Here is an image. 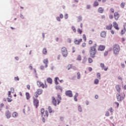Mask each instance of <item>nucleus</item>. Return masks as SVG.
<instances>
[{
	"instance_id": "c9c22d12",
	"label": "nucleus",
	"mask_w": 126,
	"mask_h": 126,
	"mask_svg": "<svg viewBox=\"0 0 126 126\" xmlns=\"http://www.w3.org/2000/svg\"><path fill=\"white\" fill-rule=\"evenodd\" d=\"M83 39L84 40L85 42H86V40H87V38H86V35L83 34Z\"/></svg>"
},
{
	"instance_id": "603ef678",
	"label": "nucleus",
	"mask_w": 126,
	"mask_h": 126,
	"mask_svg": "<svg viewBox=\"0 0 126 126\" xmlns=\"http://www.w3.org/2000/svg\"><path fill=\"white\" fill-rule=\"evenodd\" d=\"M125 32H126V31L125 30V29H124V30H122L121 31L122 35H124V34L125 33Z\"/></svg>"
},
{
	"instance_id": "79ce46f5",
	"label": "nucleus",
	"mask_w": 126,
	"mask_h": 126,
	"mask_svg": "<svg viewBox=\"0 0 126 126\" xmlns=\"http://www.w3.org/2000/svg\"><path fill=\"white\" fill-rule=\"evenodd\" d=\"M78 110L79 112H82V108H81V106H78Z\"/></svg>"
},
{
	"instance_id": "c756f323",
	"label": "nucleus",
	"mask_w": 126,
	"mask_h": 126,
	"mask_svg": "<svg viewBox=\"0 0 126 126\" xmlns=\"http://www.w3.org/2000/svg\"><path fill=\"white\" fill-rule=\"evenodd\" d=\"M72 67V64H68L67 66V69H68V70H69V69H70V68H71Z\"/></svg>"
},
{
	"instance_id": "72a5a7b5",
	"label": "nucleus",
	"mask_w": 126,
	"mask_h": 126,
	"mask_svg": "<svg viewBox=\"0 0 126 126\" xmlns=\"http://www.w3.org/2000/svg\"><path fill=\"white\" fill-rule=\"evenodd\" d=\"M77 32L78 33H79V34H82V30H81L80 29H78L77 30Z\"/></svg>"
},
{
	"instance_id": "680f3d73",
	"label": "nucleus",
	"mask_w": 126,
	"mask_h": 126,
	"mask_svg": "<svg viewBox=\"0 0 126 126\" xmlns=\"http://www.w3.org/2000/svg\"><path fill=\"white\" fill-rule=\"evenodd\" d=\"M124 28L125 31L126 32V23L124 25Z\"/></svg>"
},
{
	"instance_id": "0eeeda50",
	"label": "nucleus",
	"mask_w": 126,
	"mask_h": 126,
	"mask_svg": "<svg viewBox=\"0 0 126 126\" xmlns=\"http://www.w3.org/2000/svg\"><path fill=\"white\" fill-rule=\"evenodd\" d=\"M42 93H43V90L41 89H38L34 93V96L35 98H38V97H39V95H41Z\"/></svg>"
},
{
	"instance_id": "7ed1b4c3",
	"label": "nucleus",
	"mask_w": 126,
	"mask_h": 126,
	"mask_svg": "<svg viewBox=\"0 0 126 126\" xmlns=\"http://www.w3.org/2000/svg\"><path fill=\"white\" fill-rule=\"evenodd\" d=\"M126 95L125 94V93L121 94V93H118L116 94V98L117 99L118 101H122V100H124L125 99Z\"/></svg>"
},
{
	"instance_id": "9d476101",
	"label": "nucleus",
	"mask_w": 126,
	"mask_h": 126,
	"mask_svg": "<svg viewBox=\"0 0 126 126\" xmlns=\"http://www.w3.org/2000/svg\"><path fill=\"white\" fill-rule=\"evenodd\" d=\"M82 42V39H75L74 40V43L76 45H79L81 42Z\"/></svg>"
},
{
	"instance_id": "13d9d810",
	"label": "nucleus",
	"mask_w": 126,
	"mask_h": 126,
	"mask_svg": "<svg viewBox=\"0 0 126 126\" xmlns=\"http://www.w3.org/2000/svg\"><path fill=\"white\" fill-rule=\"evenodd\" d=\"M11 92H12V93H14V89L13 88H12L11 89Z\"/></svg>"
},
{
	"instance_id": "a211bd4d",
	"label": "nucleus",
	"mask_w": 126,
	"mask_h": 126,
	"mask_svg": "<svg viewBox=\"0 0 126 126\" xmlns=\"http://www.w3.org/2000/svg\"><path fill=\"white\" fill-rule=\"evenodd\" d=\"M106 32L103 31L100 33L101 37H102V38H105L106 37Z\"/></svg>"
},
{
	"instance_id": "5fc2aeb1",
	"label": "nucleus",
	"mask_w": 126,
	"mask_h": 126,
	"mask_svg": "<svg viewBox=\"0 0 126 126\" xmlns=\"http://www.w3.org/2000/svg\"><path fill=\"white\" fill-rule=\"evenodd\" d=\"M115 105H116L117 108L119 107V106L120 105V104L119 103V102H115Z\"/></svg>"
},
{
	"instance_id": "864d4df0",
	"label": "nucleus",
	"mask_w": 126,
	"mask_h": 126,
	"mask_svg": "<svg viewBox=\"0 0 126 126\" xmlns=\"http://www.w3.org/2000/svg\"><path fill=\"white\" fill-rule=\"evenodd\" d=\"M109 111L111 112V114H113V108L111 107L110 109H109Z\"/></svg>"
},
{
	"instance_id": "bb28decb",
	"label": "nucleus",
	"mask_w": 126,
	"mask_h": 126,
	"mask_svg": "<svg viewBox=\"0 0 126 126\" xmlns=\"http://www.w3.org/2000/svg\"><path fill=\"white\" fill-rule=\"evenodd\" d=\"M89 63H93V60L91 58H88Z\"/></svg>"
},
{
	"instance_id": "a19ab883",
	"label": "nucleus",
	"mask_w": 126,
	"mask_h": 126,
	"mask_svg": "<svg viewBox=\"0 0 126 126\" xmlns=\"http://www.w3.org/2000/svg\"><path fill=\"white\" fill-rule=\"evenodd\" d=\"M14 80L16 81H19V77H14Z\"/></svg>"
},
{
	"instance_id": "bf43d9fd",
	"label": "nucleus",
	"mask_w": 126,
	"mask_h": 126,
	"mask_svg": "<svg viewBox=\"0 0 126 126\" xmlns=\"http://www.w3.org/2000/svg\"><path fill=\"white\" fill-rule=\"evenodd\" d=\"M56 19L58 21H61V18H60V17H57Z\"/></svg>"
},
{
	"instance_id": "473e14b6",
	"label": "nucleus",
	"mask_w": 126,
	"mask_h": 126,
	"mask_svg": "<svg viewBox=\"0 0 126 126\" xmlns=\"http://www.w3.org/2000/svg\"><path fill=\"white\" fill-rule=\"evenodd\" d=\"M96 75L97 78H98L99 79H101V74H100V73H97Z\"/></svg>"
},
{
	"instance_id": "412c9836",
	"label": "nucleus",
	"mask_w": 126,
	"mask_h": 126,
	"mask_svg": "<svg viewBox=\"0 0 126 126\" xmlns=\"http://www.w3.org/2000/svg\"><path fill=\"white\" fill-rule=\"evenodd\" d=\"M56 90H60L61 92H63V88L61 87L60 86H57L56 87Z\"/></svg>"
},
{
	"instance_id": "c85d7f7f",
	"label": "nucleus",
	"mask_w": 126,
	"mask_h": 126,
	"mask_svg": "<svg viewBox=\"0 0 126 126\" xmlns=\"http://www.w3.org/2000/svg\"><path fill=\"white\" fill-rule=\"evenodd\" d=\"M59 79H60L59 77H56L55 78V82L56 84L57 85L59 84V82H58V80H59Z\"/></svg>"
},
{
	"instance_id": "f257e3e1",
	"label": "nucleus",
	"mask_w": 126,
	"mask_h": 126,
	"mask_svg": "<svg viewBox=\"0 0 126 126\" xmlns=\"http://www.w3.org/2000/svg\"><path fill=\"white\" fill-rule=\"evenodd\" d=\"M52 103L53 105L55 106V107H57L58 105H60V103L61 102L62 96H61V94H58L56 98L55 96H52Z\"/></svg>"
},
{
	"instance_id": "7c9ffc66",
	"label": "nucleus",
	"mask_w": 126,
	"mask_h": 126,
	"mask_svg": "<svg viewBox=\"0 0 126 126\" xmlns=\"http://www.w3.org/2000/svg\"><path fill=\"white\" fill-rule=\"evenodd\" d=\"M126 5V3L125 2H122L121 4V7L122 8H124V7H125V6Z\"/></svg>"
},
{
	"instance_id": "6ab92c4d",
	"label": "nucleus",
	"mask_w": 126,
	"mask_h": 126,
	"mask_svg": "<svg viewBox=\"0 0 126 126\" xmlns=\"http://www.w3.org/2000/svg\"><path fill=\"white\" fill-rule=\"evenodd\" d=\"M43 63L44 64H45V67H48V63H49V61H48V59H45L43 60Z\"/></svg>"
},
{
	"instance_id": "3c124183",
	"label": "nucleus",
	"mask_w": 126,
	"mask_h": 126,
	"mask_svg": "<svg viewBox=\"0 0 126 126\" xmlns=\"http://www.w3.org/2000/svg\"><path fill=\"white\" fill-rule=\"evenodd\" d=\"M67 42L68 43H71V39L70 38H68L67 40Z\"/></svg>"
},
{
	"instance_id": "39448f33",
	"label": "nucleus",
	"mask_w": 126,
	"mask_h": 126,
	"mask_svg": "<svg viewBox=\"0 0 126 126\" xmlns=\"http://www.w3.org/2000/svg\"><path fill=\"white\" fill-rule=\"evenodd\" d=\"M44 83L45 84H44V83L40 81H37V86H38L39 87H41L43 89L48 88V85H47L46 81H45Z\"/></svg>"
},
{
	"instance_id": "4468645a",
	"label": "nucleus",
	"mask_w": 126,
	"mask_h": 126,
	"mask_svg": "<svg viewBox=\"0 0 126 126\" xmlns=\"http://www.w3.org/2000/svg\"><path fill=\"white\" fill-rule=\"evenodd\" d=\"M113 27H114V28L116 29V30H119V29H120L119 28V25L116 22H114L113 23Z\"/></svg>"
},
{
	"instance_id": "58836bf2",
	"label": "nucleus",
	"mask_w": 126,
	"mask_h": 126,
	"mask_svg": "<svg viewBox=\"0 0 126 126\" xmlns=\"http://www.w3.org/2000/svg\"><path fill=\"white\" fill-rule=\"evenodd\" d=\"M41 113L43 116V115H44V113H45V109H44L43 108L41 109Z\"/></svg>"
},
{
	"instance_id": "e2e57ef3",
	"label": "nucleus",
	"mask_w": 126,
	"mask_h": 126,
	"mask_svg": "<svg viewBox=\"0 0 126 126\" xmlns=\"http://www.w3.org/2000/svg\"><path fill=\"white\" fill-rule=\"evenodd\" d=\"M30 85H28L27 86V88H28V89L29 90H30Z\"/></svg>"
},
{
	"instance_id": "423d86ee",
	"label": "nucleus",
	"mask_w": 126,
	"mask_h": 126,
	"mask_svg": "<svg viewBox=\"0 0 126 126\" xmlns=\"http://www.w3.org/2000/svg\"><path fill=\"white\" fill-rule=\"evenodd\" d=\"M61 52L63 57H64V58H66V57H67V55L68 53L67 52V49H66V47H62L61 48Z\"/></svg>"
},
{
	"instance_id": "5701e85b",
	"label": "nucleus",
	"mask_w": 126,
	"mask_h": 126,
	"mask_svg": "<svg viewBox=\"0 0 126 126\" xmlns=\"http://www.w3.org/2000/svg\"><path fill=\"white\" fill-rule=\"evenodd\" d=\"M26 99L27 100H29V99H30V94H29V93H26Z\"/></svg>"
},
{
	"instance_id": "4d7b16f0",
	"label": "nucleus",
	"mask_w": 126,
	"mask_h": 126,
	"mask_svg": "<svg viewBox=\"0 0 126 126\" xmlns=\"http://www.w3.org/2000/svg\"><path fill=\"white\" fill-rule=\"evenodd\" d=\"M7 100L8 102H11V101H12V99H11L10 98H7Z\"/></svg>"
},
{
	"instance_id": "a18cd8bd",
	"label": "nucleus",
	"mask_w": 126,
	"mask_h": 126,
	"mask_svg": "<svg viewBox=\"0 0 126 126\" xmlns=\"http://www.w3.org/2000/svg\"><path fill=\"white\" fill-rule=\"evenodd\" d=\"M64 18L65 19H67V18H68V14H65L64 15Z\"/></svg>"
},
{
	"instance_id": "f704fd0d",
	"label": "nucleus",
	"mask_w": 126,
	"mask_h": 126,
	"mask_svg": "<svg viewBox=\"0 0 126 126\" xmlns=\"http://www.w3.org/2000/svg\"><path fill=\"white\" fill-rule=\"evenodd\" d=\"M82 58H81V56L79 55L78 56V57L77 58V61H81Z\"/></svg>"
},
{
	"instance_id": "393cba45",
	"label": "nucleus",
	"mask_w": 126,
	"mask_h": 126,
	"mask_svg": "<svg viewBox=\"0 0 126 126\" xmlns=\"http://www.w3.org/2000/svg\"><path fill=\"white\" fill-rule=\"evenodd\" d=\"M99 5V2H98V1L95 0L94 3V6H98Z\"/></svg>"
},
{
	"instance_id": "aec40b11",
	"label": "nucleus",
	"mask_w": 126,
	"mask_h": 126,
	"mask_svg": "<svg viewBox=\"0 0 126 126\" xmlns=\"http://www.w3.org/2000/svg\"><path fill=\"white\" fill-rule=\"evenodd\" d=\"M98 12L99 13H103L104 12V8L102 7H99L98 9Z\"/></svg>"
},
{
	"instance_id": "f8f14e48",
	"label": "nucleus",
	"mask_w": 126,
	"mask_h": 126,
	"mask_svg": "<svg viewBox=\"0 0 126 126\" xmlns=\"http://www.w3.org/2000/svg\"><path fill=\"white\" fill-rule=\"evenodd\" d=\"M115 88H116V90L117 91V92H118V93H120L121 92V91L122 90V88H121V85H117L115 86Z\"/></svg>"
},
{
	"instance_id": "8fccbe9b",
	"label": "nucleus",
	"mask_w": 126,
	"mask_h": 126,
	"mask_svg": "<svg viewBox=\"0 0 126 126\" xmlns=\"http://www.w3.org/2000/svg\"><path fill=\"white\" fill-rule=\"evenodd\" d=\"M105 116H106V117H109V116H110V113H109V112H106L105 113Z\"/></svg>"
},
{
	"instance_id": "49530a36",
	"label": "nucleus",
	"mask_w": 126,
	"mask_h": 126,
	"mask_svg": "<svg viewBox=\"0 0 126 126\" xmlns=\"http://www.w3.org/2000/svg\"><path fill=\"white\" fill-rule=\"evenodd\" d=\"M108 51H105L104 53V56L106 57V56H108Z\"/></svg>"
},
{
	"instance_id": "774afa93",
	"label": "nucleus",
	"mask_w": 126,
	"mask_h": 126,
	"mask_svg": "<svg viewBox=\"0 0 126 126\" xmlns=\"http://www.w3.org/2000/svg\"><path fill=\"white\" fill-rule=\"evenodd\" d=\"M123 89H124V90H126V85L124 86Z\"/></svg>"
},
{
	"instance_id": "6e6552de",
	"label": "nucleus",
	"mask_w": 126,
	"mask_h": 126,
	"mask_svg": "<svg viewBox=\"0 0 126 126\" xmlns=\"http://www.w3.org/2000/svg\"><path fill=\"white\" fill-rule=\"evenodd\" d=\"M33 98V104L36 107V108H38V107L39 106V100H38V99L37 98H36L35 97V96H34Z\"/></svg>"
},
{
	"instance_id": "dca6fc26",
	"label": "nucleus",
	"mask_w": 126,
	"mask_h": 126,
	"mask_svg": "<svg viewBox=\"0 0 126 126\" xmlns=\"http://www.w3.org/2000/svg\"><path fill=\"white\" fill-rule=\"evenodd\" d=\"M5 116L7 117V119H10L11 116L10 115V112H9V111H7L6 112Z\"/></svg>"
},
{
	"instance_id": "37998d69",
	"label": "nucleus",
	"mask_w": 126,
	"mask_h": 126,
	"mask_svg": "<svg viewBox=\"0 0 126 126\" xmlns=\"http://www.w3.org/2000/svg\"><path fill=\"white\" fill-rule=\"evenodd\" d=\"M8 96L10 97V98L11 99V91L8 92Z\"/></svg>"
},
{
	"instance_id": "6e6d98bb",
	"label": "nucleus",
	"mask_w": 126,
	"mask_h": 126,
	"mask_svg": "<svg viewBox=\"0 0 126 126\" xmlns=\"http://www.w3.org/2000/svg\"><path fill=\"white\" fill-rule=\"evenodd\" d=\"M110 11H111V12H112V13H114V12H115V9H114V8H111L110 9Z\"/></svg>"
},
{
	"instance_id": "4be33fe9",
	"label": "nucleus",
	"mask_w": 126,
	"mask_h": 126,
	"mask_svg": "<svg viewBox=\"0 0 126 126\" xmlns=\"http://www.w3.org/2000/svg\"><path fill=\"white\" fill-rule=\"evenodd\" d=\"M47 81L48 83H50V84H52V83H53V80L51 78H48L47 79Z\"/></svg>"
},
{
	"instance_id": "a878e982",
	"label": "nucleus",
	"mask_w": 126,
	"mask_h": 126,
	"mask_svg": "<svg viewBox=\"0 0 126 126\" xmlns=\"http://www.w3.org/2000/svg\"><path fill=\"white\" fill-rule=\"evenodd\" d=\"M42 53L43 55H47V49L44 48L42 50Z\"/></svg>"
},
{
	"instance_id": "f3484780",
	"label": "nucleus",
	"mask_w": 126,
	"mask_h": 126,
	"mask_svg": "<svg viewBox=\"0 0 126 126\" xmlns=\"http://www.w3.org/2000/svg\"><path fill=\"white\" fill-rule=\"evenodd\" d=\"M112 28H113V25L112 24L106 26L107 30H111Z\"/></svg>"
},
{
	"instance_id": "b1692460",
	"label": "nucleus",
	"mask_w": 126,
	"mask_h": 126,
	"mask_svg": "<svg viewBox=\"0 0 126 126\" xmlns=\"http://www.w3.org/2000/svg\"><path fill=\"white\" fill-rule=\"evenodd\" d=\"M12 116L13 118H16L18 117V113H17L16 112H14L13 113Z\"/></svg>"
},
{
	"instance_id": "e433bc0d",
	"label": "nucleus",
	"mask_w": 126,
	"mask_h": 126,
	"mask_svg": "<svg viewBox=\"0 0 126 126\" xmlns=\"http://www.w3.org/2000/svg\"><path fill=\"white\" fill-rule=\"evenodd\" d=\"M45 114L46 115H44V117H47V118H48V117L49 116V113L48 112V111H46L45 112Z\"/></svg>"
},
{
	"instance_id": "2eb2a0df",
	"label": "nucleus",
	"mask_w": 126,
	"mask_h": 126,
	"mask_svg": "<svg viewBox=\"0 0 126 126\" xmlns=\"http://www.w3.org/2000/svg\"><path fill=\"white\" fill-rule=\"evenodd\" d=\"M105 46L104 45H100L99 47H98V51H104V50H105Z\"/></svg>"
},
{
	"instance_id": "052dcab7",
	"label": "nucleus",
	"mask_w": 126,
	"mask_h": 126,
	"mask_svg": "<svg viewBox=\"0 0 126 126\" xmlns=\"http://www.w3.org/2000/svg\"><path fill=\"white\" fill-rule=\"evenodd\" d=\"M60 18H63V14H61L60 15Z\"/></svg>"
},
{
	"instance_id": "de8ad7c7",
	"label": "nucleus",
	"mask_w": 126,
	"mask_h": 126,
	"mask_svg": "<svg viewBox=\"0 0 126 126\" xmlns=\"http://www.w3.org/2000/svg\"><path fill=\"white\" fill-rule=\"evenodd\" d=\"M82 46L83 47V48H85V47H86V43H82Z\"/></svg>"
},
{
	"instance_id": "338daca9",
	"label": "nucleus",
	"mask_w": 126,
	"mask_h": 126,
	"mask_svg": "<svg viewBox=\"0 0 126 126\" xmlns=\"http://www.w3.org/2000/svg\"><path fill=\"white\" fill-rule=\"evenodd\" d=\"M89 71H91L92 70H93L92 67H89Z\"/></svg>"
},
{
	"instance_id": "2f4dec72",
	"label": "nucleus",
	"mask_w": 126,
	"mask_h": 126,
	"mask_svg": "<svg viewBox=\"0 0 126 126\" xmlns=\"http://www.w3.org/2000/svg\"><path fill=\"white\" fill-rule=\"evenodd\" d=\"M94 83V84H98V83H99V80L98 79H95Z\"/></svg>"
},
{
	"instance_id": "cd10ccee",
	"label": "nucleus",
	"mask_w": 126,
	"mask_h": 126,
	"mask_svg": "<svg viewBox=\"0 0 126 126\" xmlns=\"http://www.w3.org/2000/svg\"><path fill=\"white\" fill-rule=\"evenodd\" d=\"M48 111L50 114H51V113H53V112H54L52 110V107L51 106L48 107Z\"/></svg>"
},
{
	"instance_id": "f03ea898",
	"label": "nucleus",
	"mask_w": 126,
	"mask_h": 126,
	"mask_svg": "<svg viewBox=\"0 0 126 126\" xmlns=\"http://www.w3.org/2000/svg\"><path fill=\"white\" fill-rule=\"evenodd\" d=\"M96 47H97V44H94V46L90 47V55L91 58H94L95 55H96Z\"/></svg>"
},
{
	"instance_id": "09e8293b",
	"label": "nucleus",
	"mask_w": 126,
	"mask_h": 126,
	"mask_svg": "<svg viewBox=\"0 0 126 126\" xmlns=\"http://www.w3.org/2000/svg\"><path fill=\"white\" fill-rule=\"evenodd\" d=\"M109 18L110 19H113L114 18V16L113 15H110Z\"/></svg>"
},
{
	"instance_id": "ea45409f",
	"label": "nucleus",
	"mask_w": 126,
	"mask_h": 126,
	"mask_svg": "<svg viewBox=\"0 0 126 126\" xmlns=\"http://www.w3.org/2000/svg\"><path fill=\"white\" fill-rule=\"evenodd\" d=\"M77 78L78 79H79L80 78V73L78 72L77 73Z\"/></svg>"
},
{
	"instance_id": "1a4fd4ad",
	"label": "nucleus",
	"mask_w": 126,
	"mask_h": 126,
	"mask_svg": "<svg viewBox=\"0 0 126 126\" xmlns=\"http://www.w3.org/2000/svg\"><path fill=\"white\" fill-rule=\"evenodd\" d=\"M114 17L115 20H119V18H120V14L118 12H115L114 14Z\"/></svg>"
},
{
	"instance_id": "4c0bfd02",
	"label": "nucleus",
	"mask_w": 126,
	"mask_h": 126,
	"mask_svg": "<svg viewBox=\"0 0 126 126\" xmlns=\"http://www.w3.org/2000/svg\"><path fill=\"white\" fill-rule=\"evenodd\" d=\"M72 30H73V32H74L75 33L76 32V29H75V27H74V26L72 27Z\"/></svg>"
},
{
	"instance_id": "0e129e2a",
	"label": "nucleus",
	"mask_w": 126,
	"mask_h": 126,
	"mask_svg": "<svg viewBox=\"0 0 126 126\" xmlns=\"http://www.w3.org/2000/svg\"><path fill=\"white\" fill-rule=\"evenodd\" d=\"M111 34H112V35H114V34H115V32L114 31V30H111Z\"/></svg>"
},
{
	"instance_id": "20e7f679",
	"label": "nucleus",
	"mask_w": 126,
	"mask_h": 126,
	"mask_svg": "<svg viewBox=\"0 0 126 126\" xmlns=\"http://www.w3.org/2000/svg\"><path fill=\"white\" fill-rule=\"evenodd\" d=\"M120 46L117 44H115L113 46V52L115 55H118L120 52Z\"/></svg>"
},
{
	"instance_id": "c03bdc74",
	"label": "nucleus",
	"mask_w": 126,
	"mask_h": 126,
	"mask_svg": "<svg viewBox=\"0 0 126 126\" xmlns=\"http://www.w3.org/2000/svg\"><path fill=\"white\" fill-rule=\"evenodd\" d=\"M93 44V41H92V40H90L89 41V44L92 45Z\"/></svg>"
},
{
	"instance_id": "9b49d317",
	"label": "nucleus",
	"mask_w": 126,
	"mask_h": 126,
	"mask_svg": "<svg viewBox=\"0 0 126 126\" xmlns=\"http://www.w3.org/2000/svg\"><path fill=\"white\" fill-rule=\"evenodd\" d=\"M65 94L68 97H72V92L71 91H67L65 92Z\"/></svg>"
},
{
	"instance_id": "ddd939ff",
	"label": "nucleus",
	"mask_w": 126,
	"mask_h": 126,
	"mask_svg": "<svg viewBox=\"0 0 126 126\" xmlns=\"http://www.w3.org/2000/svg\"><path fill=\"white\" fill-rule=\"evenodd\" d=\"M100 66L102 68V69H103L105 71H107V70H108V67H105V64L101 63L100 64Z\"/></svg>"
},
{
	"instance_id": "69168bd1",
	"label": "nucleus",
	"mask_w": 126,
	"mask_h": 126,
	"mask_svg": "<svg viewBox=\"0 0 126 126\" xmlns=\"http://www.w3.org/2000/svg\"><path fill=\"white\" fill-rule=\"evenodd\" d=\"M20 17L22 18V19H24V16L21 14Z\"/></svg>"
}]
</instances>
